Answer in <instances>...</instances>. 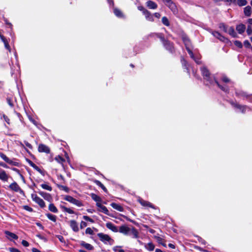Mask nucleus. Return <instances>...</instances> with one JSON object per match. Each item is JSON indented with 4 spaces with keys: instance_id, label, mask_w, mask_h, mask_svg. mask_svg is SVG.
I'll return each instance as SVG.
<instances>
[{
    "instance_id": "1",
    "label": "nucleus",
    "mask_w": 252,
    "mask_h": 252,
    "mask_svg": "<svg viewBox=\"0 0 252 252\" xmlns=\"http://www.w3.org/2000/svg\"><path fill=\"white\" fill-rule=\"evenodd\" d=\"M182 39L185 45L187 50L192 59H194V55L191 51V44L189 38L186 35L182 36Z\"/></svg>"
},
{
    "instance_id": "2",
    "label": "nucleus",
    "mask_w": 252,
    "mask_h": 252,
    "mask_svg": "<svg viewBox=\"0 0 252 252\" xmlns=\"http://www.w3.org/2000/svg\"><path fill=\"white\" fill-rule=\"evenodd\" d=\"M64 199L76 205L77 206L81 207L83 206V204L80 201L74 198L71 196L66 195L64 197Z\"/></svg>"
},
{
    "instance_id": "3",
    "label": "nucleus",
    "mask_w": 252,
    "mask_h": 252,
    "mask_svg": "<svg viewBox=\"0 0 252 252\" xmlns=\"http://www.w3.org/2000/svg\"><path fill=\"white\" fill-rule=\"evenodd\" d=\"M32 198L33 201L38 204L41 208H44L45 206V204L42 199L38 197L35 194H32Z\"/></svg>"
},
{
    "instance_id": "4",
    "label": "nucleus",
    "mask_w": 252,
    "mask_h": 252,
    "mask_svg": "<svg viewBox=\"0 0 252 252\" xmlns=\"http://www.w3.org/2000/svg\"><path fill=\"white\" fill-rule=\"evenodd\" d=\"M201 71L204 79L209 81L210 83H212V81L211 79L209 71L205 67H201Z\"/></svg>"
},
{
    "instance_id": "5",
    "label": "nucleus",
    "mask_w": 252,
    "mask_h": 252,
    "mask_svg": "<svg viewBox=\"0 0 252 252\" xmlns=\"http://www.w3.org/2000/svg\"><path fill=\"white\" fill-rule=\"evenodd\" d=\"M9 188L11 190L14 191L15 192H19L21 194L24 193L23 190L21 189V188L17 184V183L15 182L12 183L9 186Z\"/></svg>"
},
{
    "instance_id": "6",
    "label": "nucleus",
    "mask_w": 252,
    "mask_h": 252,
    "mask_svg": "<svg viewBox=\"0 0 252 252\" xmlns=\"http://www.w3.org/2000/svg\"><path fill=\"white\" fill-rule=\"evenodd\" d=\"M162 1L168 6L174 13L177 11V7L175 4L171 0H162Z\"/></svg>"
},
{
    "instance_id": "7",
    "label": "nucleus",
    "mask_w": 252,
    "mask_h": 252,
    "mask_svg": "<svg viewBox=\"0 0 252 252\" xmlns=\"http://www.w3.org/2000/svg\"><path fill=\"white\" fill-rule=\"evenodd\" d=\"M97 236L99 237L100 240L104 243L112 240L110 237L107 234H103L102 233H99L97 234Z\"/></svg>"
},
{
    "instance_id": "8",
    "label": "nucleus",
    "mask_w": 252,
    "mask_h": 252,
    "mask_svg": "<svg viewBox=\"0 0 252 252\" xmlns=\"http://www.w3.org/2000/svg\"><path fill=\"white\" fill-rule=\"evenodd\" d=\"M131 230V228L124 225L120 227L119 231L125 235H128L130 233Z\"/></svg>"
},
{
    "instance_id": "9",
    "label": "nucleus",
    "mask_w": 252,
    "mask_h": 252,
    "mask_svg": "<svg viewBox=\"0 0 252 252\" xmlns=\"http://www.w3.org/2000/svg\"><path fill=\"white\" fill-rule=\"evenodd\" d=\"M38 150L40 153L44 152L47 154L49 153L50 151L49 148L47 146L42 144L39 145Z\"/></svg>"
},
{
    "instance_id": "10",
    "label": "nucleus",
    "mask_w": 252,
    "mask_h": 252,
    "mask_svg": "<svg viewBox=\"0 0 252 252\" xmlns=\"http://www.w3.org/2000/svg\"><path fill=\"white\" fill-rule=\"evenodd\" d=\"M0 157L4 160L7 163L12 164L13 165H16V162L12 161L11 159H10L2 153H0Z\"/></svg>"
},
{
    "instance_id": "11",
    "label": "nucleus",
    "mask_w": 252,
    "mask_h": 252,
    "mask_svg": "<svg viewBox=\"0 0 252 252\" xmlns=\"http://www.w3.org/2000/svg\"><path fill=\"white\" fill-rule=\"evenodd\" d=\"M96 205L97 207L98 208L99 211L103 212L106 215L109 214V211L105 206L102 205L100 203H96Z\"/></svg>"
},
{
    "instance_id": "12",
    "label": "nucleus",
    "mask_w": 252,
    "mask_h": 252,
    "mask_svg": "<svg viewBox=\"0 0 252 252\" xmlns=\"http://www.w3.org/2000/svg\"><path fill=\"white\" fill-rule=\"evenodd\" d=\"M4 233L6 235L7 238L10 241H11L12 239L17 240L18 238V237L15 234L10 231H5Z\"/></svg>"
},
{
    "instance_id": "13",
    "label": "nucleus",
    "mask_w": 252,
    "mask_h": 252,
    "mask_svg": "<svg viewBox=\"0 0 252 252\" xmlns=\"http://www.w3.org/2000/svg\"><path fill=\"white\" fill-rule=\"evenodd\" d=\"M146 6L149 8L151 9H156L158 7L157 4L151 0H148L146 3Z\"/></svg>"
},
{
    "instance_id": "14",
    "label": "nucleus",
    "mask_w": 252,
    "mask_h": 252,
    "mask_svg": "<svg viewBox=\"0 0 252 252\" xmlns=\"http://www.w3.org/2000/svg\"><path fill=\"white\" fill-rule=\"evenodd\" d=\"M39 194L46 200H47L49 202L52 201V197L50 194L43 191H39Z\"/></svg>"
},
{
    "instance_id": "15",
    "label": "nucleus",
    "mask_w": 252,
    "mask_h": 252,
    "mask_svg": "<svg viewBox=\"0 0 252 252\" xmlns=\"http://www.w3.org/2000/svg\"><path fill=\"white\" fill-rule=\"evenodd\" d=\"M159 37H160V39L161 40V41L163 42V43L164 46L165 47V48L167 50L171 51L173 48L172 44L171 43H170L169 42L165 40V39H164V38L163 37L160 36Z\"/></svg>"
},
{
    "instance_id": "16",
    "label": "nucleus",
    "mask_w": 252,
    "mask_h": 252,
    "mask_svg": "<svg viewBox=\"0 0 252 252\" xmlns=\"http://www.w3.org/2000/svg\"><path fill=\"white\" fill-rule=\"evenodd\" d=\"M70 226L74 232H78L79 228L77 222L74 220H71L69 221Z\"/></svg>"
},
{
    "instance_id": "17",
    "label": "nucleus",
    "mask_w": 252,
    "mask_h": 252,
    "mask_svg": "<svg viewBox=\"0 0 252 252\" xmlns=\"http://www.w3.org/2000/svg\"><path fill=\"white\" fill-rule=\"evenodd\" d=\"M8 177V175L6 173L5 171L1 170L0 171V180L4 182H7Z\"/></svg>"
},
{
    "instance_id": "18",
    "label": "nucleus",
    "mask_w": 252,
    "mask_h": 252,
    "mask_svg": "<svg viewBox=\"0 0 252 252\" xmlns=\"http://www.w3.org/2000/svg\"><path fill=\"white\" fill-rule=\"evenodd\" d=\"M143 14L145 15L146 19L148 21H149L151 22H153L154 21L153 15L151 14L150 12H149V11H148V10L145 11Z\"/></svg>"
},
{
    "instance_id": "19",
    "label": "nucleus",
    "mask_w": 252,
    "mask_h": 252,
    "mask_svg": "<svg viewBox=\"0 0 252 252\" xmlns=\"http://www.w3.org/2000/svg\"><path fill=\"white\" fill-rule=\"evenodd\" d=\"M106 226L107 228L110 229L113 232H116L118 231L117 227L111 222L106 223Z\"/></svg>"
},
{
    "instance_id": "20",
    "label": "nucleus",
    "mask_w": 252,
    "mask_h": 252,
    "mask_svg": "<svg viewBox=\"0 0 252 252\" xmlns=\"http://www.w3.org/2000/svg\"><path fill=\"white\" fill-rule=\"evenodd\" d=\"M245 30L246 26L243 24H239L236 27V30L240 34L243 33Z\"/></svg>"
},
{
    "instance_id": "21",
    "label": "nucleus",
    "mask_w": 252,
    "mask_h": 252,
    "mask_svg": "<svg viewBox=\"0 0 252 252\" xmlns=\"http://www.w3.org/2000/svg\"><path fill=\"white\" fill-rule=\"evenodd\" d=\"M212 34L220 41H224V40L226 39L224 36H222L219 32H212Z\"/></svg>"
},
{
    "instance_id": "22",
    "label": "nucleus",
    "mask_w": 252,
    "mask_h": 252,
    "mask_svg": "<svg viewBox=\"0 0 252 252\" xmlns=\"http://www.w3.org/2000/svg\"><path fill=\"white\" fill-rule=\"evenodd\" d=\"M81 246L85 248L88 250H93L94 249V247L91 244L86 243L84 241H82L81 242Z\"/></svg>"
},
{
    "instance_id": "23",
    "label": "nucleus",
    "mask_w": 252,
    "mask_h": 252,
    "mask_svg": "<svg viewBox=\"0 0 252 252\" xmlns=\"http://www.w3.org/2000/svg\"><path fill=\"white\" fill-rule=\"evenodd\" d=\"M139 203L143 206H147L149 207L152 208H154L153 205L150 203L149 202H148L147 201L144 200H139Z\"/></svg>"
},
{
    "instance_id": "24",
    "label": "nucleus",
    "mask_w": 252,
    "mask_h": 252,
    "mask_svg": "<svg viewBox=\"0 0 252 252\" xmlns=\"http://www.w3.org/2000/svg\"><path fill=\"white\" fill-rule=\"evenodd\" d=\"M91 196L92 198L96 202V203H100L101 202L102 199L101 198L96 194L94 193H91Z\"/></svg>"
},
{
    "instance_id": "25",
    "label": "nucleus",
    "mask_w": 252,
    "mask_h": 252,
    "mask_svg": "<svg viewBox=\"0 0 252 252\" xmlns=\"http://www.w3.org/2000/svg\"><path fill=\"white\" fill-rule=\"evenodd\" d=\"M111 206L115 209L120 211L122 212L124 210V209L123 207H122L121 205L115 203H112L111 204Z\"/></svg>"
},
{
    "instance_id": "26",
    "label": "nucleus",
    "mask_w": 252,
    "mask_h": 252,
    "mask_svg": "<svg viewBox=\"0 0 252 252\" xmlns=\"http://www.w3.org/2000/svg\"><path fill=\"white\" fill-rule=\"evenodd\" d=\"M244 14L247 16H250L252 13V8L250 6H247L244 8Z\"/></svg>"
},
{
    "instance_id": "27",
    "label": "nucleus",
    "mask_w": 252,
    "mask_h": 252,
    "mask_svg": "<svg viewBox=\"0 0 252 252\" xmlns=\"http://www.w3.org/2000/svg\"><path fill=\"white\" fill-rule=\"evenodd\" d=\"M227 32L233 37H235L236 35L234 29L232 27H228Z\"/></svg>"
},
{
    "instance_id": "28",
    "label": "nucleus",
    "mask_w": 252,
    "mask_h": 252,
    "mask_svg": "<svg viewBox=\"0 0 252 252\" xmlns=\"http://www.w3.org/2000/svg\"><path fill=\"white\" fill-rule=\"evenodd\" d=\"M0 38L1 39V40L3 42L4 44V45H5V47L7 49L10 50L9 45V44L8 43L7 41L5 38V37L2 35H1V34H0Z\"/></svg>"
},
{
    "instance_id": "29",
    "label": "nucleus",
    "mask_w": 252,
    "mask_h": 252,
    "mask_svg": "<svg viewBox=\"0 0 252 252\" xmlns=\"http://www.w3.org/2000/svg\"><path fill=\"white\" fill-rule=\"evenodd\" d=\"M49 210L53 213H56L58 212V210L56 207L52 203H51L49 205Z\"/></svg>"
},
{
    "instance_id": "30",
    "label": "nucleus",
    "mask_w": 252,
    "mask_h": 252,
    "mask_svg": "<svg viewBox=\"0 0 252 252\" xmlns=\"http://www.w3.org/2000/svg\"><path fill=\"white\" fill-rule=\"evenodd\" d=\"M146 249L149 251H153L155 249L154 245L152 243H149L145 245V246Z\"/></svg>"
},
{
    "instance_id": "31",
    "label": "nucleus",
    "mask_w": 252,
    "mask_h": 252,
    "mask_svg": "<svg viewBox=\"0 0 252 252\" xmlns=\"http://www.w3.org/2000/svg\"><path fill=\"white\" fill-rule=\"evenodd\" d=\"M114 13L115 14V15L118 17H122L123 16V13L119 9L115 8L114 9Z\"/></svg>"
},
{
    "instance_id": "32",
    "label": "nucleus",
    "mask_w": 252,
    "mask_h": 252,
    "mask_svg": "<svg viewBox=\"0 0 252 252\" xmlns=\"http://www.w3.org/2000/svg\"><path fill=\"white\" fill-rule=\"evenodd\" d=\"M61 208L63 209V211L68 213L70 214H74V212L73 210L71 209L70 208H67L64 206H61Z\"/></svg>"
},
{
    "instance_id": "33",
    "label": "nucleus",
    "mask_w": 252,
    "mask_h": 252,
    "mask_svg": "<svg viewBox=\"0 0 252 252\" xmlns=\"http://www.w3.org/2000/svg\"><path fill=\"white\" fill-rule=\"evenodd\" d=\"M130 233H131V234H132L133 238H138V232L136 230V229H135L134 228L132 227L131 228Z\"/></svg>"
},
{
    "instance_id": "34",
    "label": "nucleus",
    "mask_w": 252,
    "mask_h": 252,
    "mask_svg": "<svg viewBox=\"0 0 252 252\" xmlns=\"http://www.w3.org/2000/svg\"><path fill=\"white\" fill-rule=\"evenodd\" d=\"M46 216L51 220L55 222L56 221V216L51 214H47Z\"/></svg>"
},
{
    "instance_id": "35",
    "label": "nucleus",
    "mask_w": 252,
    "mask_h": 252,
    "mask_svg": "<svg viewBox=\"0 0 252 252\" xmlns=\"http://www.w3.org/2000/svg\"><path fill=\"white\" fill-rule=\"evenodd\" d=\"M55 159L59 163L63 164L65 161V159L60 156L55 157Z\"/></svg>"
},
{
    "instance_id": "36",
    "label": "nucleus",
    "mask_w": 252,
    "mask_h": 252,
    "mask_svg": "<svg viewBox=\"0 0 252 252\" xmlns=\"http://www.w3.org/2000/svg\"><path fill=\"white\" fill-rule=\"evenodd\" d=\"M41 187L42 189L49 191H51L52 189V187L47 184H42L41 185Z\"/></svg>"
},
{
    "instance_id": "37",
    "label": "nucleus",
    "mask_w": 252,
    "mask_h": 252,
    "mask_svg": "<svg viewBox=\"0 0 252 252\" xmlns=\"http://www.w3.org/2000/svg\"><path fill=\"white\" fill-rule=\"evenodd\" d=\"M95 183L99 186L105 192H107V190L105 186L99 181H96Z\"/></svg>"
},
{
    "instance_id": "38",
    "label": "nucleus",
    "mask_w": 252,
    "mask_h": 252,
    "mask_svg": "<svg viewBox=\"0 0 252 252\" xmlns=\"http://www.w3.org/2000/svg\"><path fill=\"white\" fill-rule=\"evenodd\" d=\"M162 22L164 25L166 26H169L170 25L169 22L166 17H163L162 18Z\"/></svg>"
},
{
    "instance_id": "39",
    "label": "nucleus",
    "mask_w": 252,
    "mask_h": 252,
    "mask_svg": "<svg viewBox=\"0 0 252 252\" xmlns=\"http://www.w3.org/2000/svg\"><path fill=\"white\" fill-rule=\"evenodd\" d=\"M238 4L239 6H244L246 5L247 3V1L246 0H237Z\"/></svg>"
},
{
    "instance_id": "40",
    "label": "nucleus",
    "mask_w": 252,
    "mask_h": 252,
    "mask_svg": "<svg viewBox=\"0 0 252 252\" xmlns=\"http://www.w3.org/2000/svg\"><path fill=\"white\" fill-rule=\"evenodd\" d=\"M215 83L218 86V87L222 91L224 92H227L228 91V89L227 87L220 85L217 81L215 80Z\"/></svg>"
},
{
    "instance_id": "41",
    "label": "nucleus",
    "mask_w": 252,
    "mask_h": 252,
    "mask_svg": "<svg viewBox=\"0 0 252 252\" xmlns=\"http://www.w3.org/2000/svg\"><path fill=\"white\" fill-rule=\"evenodd\" d=\"M220 28L222 29L224 32H227L228 28L226 25L223 24H220Z\"/></svg>"
},
{
    "instance_id": "42",
    "label": "nucleus",
    "mask_w": 252,
    "mask_h": 252,
    "mask_svg": "<svg viewBox=\"0 0 252 252\" xmlns=\"http://www.w3.org/2000/svg\"><path fill=\"white\" fill-rule=\"evenodd\" d=\"M83 218L85 220L89 221H90L91 222L93 223L94 222V220L90 218L89 217H88L87 216H84L83 217Z\"/></svg>"
},
{
    "instance_id": "43",
    "label": "nucleus",
    "mask_w": 252,
    "mask_h": 252,
    "mask_svg": "<svg viewBox=\"0 0 252 252\" xmlns=\"http://www.w3.org/2000/svg\"><path fill=\"white\" fill-rule=\"evenodd\" d=\"M234 44L236 46H237V47H238L239 48H241L243 47L242 43L240 41H238V40H236L234 42Z\"/></svg>"
},
{
    "instance_id": "44",
    "label": "nucleus",
    "mask_w": 252,
    "mask_h": 252,
    "mask_svg": "<svg viewBox=\"0 0 252 252\" xmlns=\"http://www.w3.org/2000/svg\"><path fill=\"white\" fill-rule=\"evenodd\" d=\"M85 232L86 234H89L90 235H92L94 233L93 230L90 227H88L86 229Z\"/></svg>"
},
{
    "instance_id": "45",
    "label": "nucleus",
    "mask_w": 252,
    "mask_h": 252,
    "mask_svg": "<svg viewBox=\"0 0 252 252\" xmlns=\"http://www.w3.org/2000/svg\"><path fill=\"white\" fill-rule=\"evenodd\" d=\"M23 208H24L25 210H27V211H29V212H32V211H33L32 208H31V207H30V206H28V205H25V206H23Z\"/></svg>"
},
{
    "instance_id": "46",
    "label": "nucleus",
    "mask_w": 252,
    "mask_h": 252,
    "mask_svg": "<svg viewBox=\"0 0 252 252\" xmlns=\"http://www.w3.org/2000/svg\"><path fill=\"white\" fill-rule=\"evenodd\" d=\"M8 250L10 252H21L18 249L14 248H9Z\"/></svg>"
},
{
    "instance_id": "47",
    "label": "nucleus",
    "mask_w": 252,
    "mask_h": 252,
    "mask_svg": "<svg viewBox=\"0 0 252 252\" xmlns=\"http://www.w3.org/2000/svg\"><path fill=\"white\" fill-rule=\"evenodd\" d=\"M244 45L246 48H249L251 46V44L248 40H245L244 42Z\"/></svg>"
},
{
    "instance_id": "48",
    "label": "nucleus",
    "mask_w": 252,
    "mask_h": 252,
    "mask_svg": "<svg viewBox=\"0 0 252 252\" xmlns=\"http://www.w3.org/2000/svg\"><path fill=\"white\" fill-rule=\"evenodd\" d=\"M247 32L248 35H251L252 33V29L251 26L248 27Z\"/></svg>"
},
{
    "instance_id": "49",
    "label": "nucleus",
    "mask_w": 252,
    "mask_h": 252,
    "mask_svg": "<svg viewBox=\"0 0 252 252\" xmlns=\"http://www.w3.org/2000/svg\"><path fill=\"white\" fill-rule=\"evenodd\" d=\"M87 225V223L83 221H82L80 223V227L81 228H83L84 227H86Z\"/></svg>"
},
{
    "instance_id": "50",
    "label": "nucleus",
    "mask_w": 252,
    "mask_h": 252,
    "mask_svg": "<svg viewBox=\"0 0 252 252\" xmlns=\"http://www.w3.org/2000/svg\"><path fill=\"white\" fill-rule=\"evenodd\" d=\"M24 143L27 147H28L30 149H32V146L30 143H29L28 142L26 141H24Z\"/></svg>"
},
{
    "instance_id": "51",
    "label": "nucleus",
    "mask_w": 252,
    "mask_h": 252,
    "mask_svg": "<svg viewBox=\"0 0 252 252\" xmlns=\"http://www.w3.org/2000/svg\"><path fill=\"white\" fill-rule=\"evenodd\" d=\"M138 9L139 10H140V11H142L143 14H144V11H147V9H145V8H144V7H143L142 6H138Z\"/></svg>"
},
{
    "instance_id": "52",
    "label": "nucleus",
    "mask_w": 252,
    "mask_h": 252,
    "mask_svg": "<svg viewBox=\"0 0 252 252\" xmlns=\"http://www.w3.org/2000/svg\"><path fill=\"white\" fill-rule=\"evenodd\" d=\"M22 244L24 246V247H28L29 246V243L26 240H23L22 241Z\"/></svg>"
},
{
    "instance_id": "53",
    "label": "nucleus",
    "mask_w": 252,
    "mask_h": 252,
    "mask_svg": "<svg viewBox=\"0 0 252 252\" xmlns=\"http://www.w3.org/2000/svg\"><path fill=\"white\" fill-rule=\"evenodd\" d=\"M57 238L59 239V240L62 243L64 242V240L63 237L61 235H58Z\"/></svg>"
},
{
    "instance_id": "54",
    "label": "nucleus",
    "mask_w": 252,
    "mask_h": 252,
    "mask_svg": "<svg viewBox=\"0 0 252 252\" xmlns=\"http://www.w3.org/2000/svg\"><path fill=\"white\" fill-rule=\"evenodd\" d=\"M194 61L197 63V64H200L201 63V62L199 61L200 60V58L198 57L197 58H195V57L194 56V59H193Z\"/></svg>"
},
{
    "instance_id": "55",
    "label": "nucleus",
    "mask_w": 252,
    "mask_h": 252,
    "mask_svg": "<svg viewBox=\"0 0 252 252\" xmlns=\"http://www.w3.org/2000/svg\"><path fill=\"white\" fill-rule=\"evenodd\" d=\"M238 108H239L240 110H241L242 111V112H244V109H245V107L244 106H240V105H237L236 106Z\"/></svg>"
},
{
    "instance_id": "56",
    "label": "nucleus",
    "mask_w": 252,
    "mask_h": 252,
    "mask_svg": "<svg viewBox=\"0 0 252 252\" xmlns=\"http://www.w3.org/2000/svg\"><path fill=\"white\" fill-rule=\"evenodd\" d=\"M222 80L225 83L228 82L229 81V79L225 76H224L222 78Z\"/></svg>"
},
{
    "instance_id": "57",
    "label": "nucleus",
    "mask_w": 252,
    "mask_h": 252,
    "mask_svg": "<svg viewBox=\"0 0 252 252\" xmlns=\"http://www.w3.org/2000/svg\"><path fill=\"white\" fill-rule=\"evenodd\" d=\"M31 165L36 170H37V171H38L39 172H40V169L36 166L33 163H32L31 164Z\"/></svg>"
},
{
    "instance_id": "58",
    "label": "nucleus",
    "mask_w": 252,
    "mask_h": 252,
    "mask_svg": "<svg viewBox=\"0 0 252 252\" xmlns=\"http://www.w3.org/2000/svg\"><path fill=\"white\" fill-rule=\"evenodd\" d=\"M60 188L65 190V191H68V188L65 186H61Z\"/></svg>"
},
{
    "instance_id": "59",
    "label": "nucleus",
    "mask_w": 252,
    "mask_h": 252,
    "mask_svg": "<svg viewBox=\"0 0 252 252\" xmlns=\"http://www.w3.org/2000/svg\"><path fill=\"white\" fill-rule=\"evenodd\" d=\"M119 248V247H118V246H116V247H114L113 248V250L115 252H118V250H120Z\"/></svg>"
},
{
    "instance_id": "60",
    "label": "nucleus",
    "mask_w": 252,
    "mask_h": 252,
    "mask_svg": "<svg viewBox=\"0 0 252 252\" xmlns=\"http://www.w3.org/2000/svg\"><path fill=\"white\" fill-rule=\"evenodd\" d=\"M154 16L156 18H159L160 17V14L159 13L156 12L154 14Z\"/></svg>"
},
{
    "instance_id": "61",
    "label": "nucleus",
    "mask_w": 252,
    "mask_h": 252,
    "mask_svg": "<svg viewBox=\"0 0 252 252\" xmlns=\"http://www.w3.org/2000/svg\"><path fill=\"white\" fill-rule=\"evenodd\" d=\"M32 252H41L39 250H38V249H37L36 248H33L32 249Z\"/></svg>"
},
{
    "instance_id": "62",
    "label": "nucleus",
    "mask_w": 252,
    "mask_h": 252,
    "mask_svg": "<svg viewBox=\"0 0 252 252\" xmlns=\"http://www.w3.org/2000/svg\"><path fill=\"white\" fill-rule=\"evenodd\" d=\"M168 246L169 247L172 248V249H174L175 248V246L173 244H168Z\"/></svg>"
},
{
    "instance_id": "63",
    "label": "nucleus",
    "mask_w": 252,
    "mask_h": 252,
    "mask_svg": "<svg viewBox=\"0 0 252 252\" xmlns=\"http://www.w3.org/2000/svg\"><path fill=\"white\" fill-rule=\"evenodd\" d=\"M248 22L251 24V25H252V18H251V19H249L248 20Z\"/></svg>"
},
{
    "instance_id": "64",
    "label": "nucleus",
    "mask_w": 252,
    "mask_h": 252,
    "mask_svg": "<svg viewBox=\"0 0 252 252\" xmlns=\"http://www.w3.org/2000/svg\"><path fill=\"white\" fill-rule=\"evenodd\" d=\"M155 252H163L161 251L160 250L157 249L156 250Z\"/></svg>"
}]
</instances>
